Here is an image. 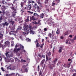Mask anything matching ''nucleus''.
Returning <instances> with one entry per match:
<instances>
[{
    "mask_svg": "<svg viewBox=\"0 0 76 76\" xmlns=\"http://www.w3.org/2000/svg\"><path fill=\"white\" fill-rule=\"evenodd\" d=\"M9 22L11 23L12 25H13L15 23V21H13L12 19H11V20L9 21Z\"/></svg>",
    "mask_w": 76,
    "mask_h": 76,
    "instance_id": "nucleus-12",
    "label": "nucleus"
},
{
    "mask_svg": "<svg viewBox=\"0 0 76 76\" xmlns=\"http://www.w3.org/2000/svg\"><path fill=\"white\" fill-rule=\"evenodd\" d=\"M54 31H53V30L52 31V37H53L54 35Z\"/></svg>",
    "mask_w": 76,
    "mask_h": 76,
    "instance_id": "nucleus-37",
    "label": "nucleus"
},
{
    "mask_svg": "<svg viewBox=\"0 0 76 76\" xmlns=\"http://www.w3.org/2000/svg\"><path fill=\"white\" fill-rule=\"evenodd\" d=\"M30 19L31 20H35V17H34V16H32V17L31 16Z\"/></svg>",
    "mask_w": 76,
    "mask_h": 76,
    "instance_id": "nucleus-10",
    "label": "nucleus"
},
{
    "mask_svg": "<svg viewBox=\"0 0 76 76\" xmlns=\"http://www.w3.org/2000/svg\"><path fill=\"white\" fill-rule=\"evenodd\" d=\"M56 4H55V1H53V2L52 3V6H54Z\"/></svg>",
    "mask_w": 76,
    "mask_h": 76,
    "instance_id": "nucleus-22",
    "label": "nucleus"
},
{
    "mask_svg": "<svg viewBox=\"0 0 76 76\" xmlns=\"http://www.w3.org/2000/svg\"><path fill=\"white\" fill-rule=\"evenodd\" d=\"M52 34L51 33H49L48 34V36L50 37V38H52Z\"/></svg>",
    "mask_w": 76,
    "mask_h": 76,
    "instance_id": "nucleus-15",
    "label": "nucleus"
},
{
    "mask_svg": "<svg viewBox=\"0 0 76 76\" xmlns=\"http://www.w3.org/2000/svg\"><path fill=\"white\" fill-rule=\"evenodd\" d=\"M29 29L30 30V34H32V35H34V33H35V31H33V28H32V26H29Z\"/></svg>",
    "mask_w": 76,
    "mask_h": 76,
    "instance_id": "nucleus-3",
    "label": "nucleus"
},
{
    "mask_svg": "<svg viewBox=\"0 0 76 76\" xmlns=\"http://www.w3.org/2000/svg\"><path fill=\"white\" fill-rule=\"evenodd\" d=\"M39 67H40V66L39 65L37 67L38 71H39Z\"/></svg>",
    "mask_w": 76,
    "mask_h": 76,
    "instance_id": "nucleus-39",
    "label": "nucleus"
},
{
    "mask_svg": "<svg viewBox=\"0 0 76 76\" xmlns=\"http://www.w3.org/2000/svg\"><path fill=\"white\" fill-rule=\"evenodd\" d=\"M50 23H51V25H52V24H53V23H54V22H53L52 21H50Z\"/></svg>",
    "mask_w": 76,
    "mask_h": 76,
    "instance_id": "nucleus-57",
    "label": "nucleus"
},
{
    "mask_svg": "<svg viewBox=\"0 0 76 76\" xmlns=\"http://www.w3.org/2000/svg\"><path fill=\"white\" fill-rule=\"evenodd\" d=\"M18 47V45H16L15 46V48L14 49L13 51V52H14V53H16V54H17V53H18V51H20V50H21V48H18L17 49Z\"/></svg>",
    "mask_w": 76,
    "mask_h": 76,
    "instance_id": "nucleus-1",
    "label": "nucleus"
},
{
    "mask_svg": "<svg viewBox=\"0 0 76 76\" xmlns=\"http://www.w3.org/2000/svg\"><path fill=\"white\" fill-rule=\"evenodd\" d=\"M5 1H4V0H3L2 1V4H4Z\"/></svg>",
    "mask_w": 76,
    "mask_h": 76,
    "instance_id": "nucleus-54",
    "label": "nucleus"
},
{
    "mask_svg": "<svg viewBox=\"0 0 76 76\" xmlns=\"http://www.w3.org/2000/svg\"><path fill=\"white\" fill-rule=\"evenodd\" d=\"M33 23H34V24H35V25H36V24H38V22L36 21H34L33 22Z\"/></svg>",
    "mask_w": 76,
    "mask_h": 76,
    "instance_id": "nucleus-41",
    "label": "nucleus"
},
{
    "mask_svg": "<svg viewBox=\"0 0 76 76\" xmlns=\"http://www.w3.org/2000/svg\"><path fill=\"white\" fill-rule=\"evenodd\" d=\"M11 9H12V10H13V9H15V8H14V7H11Z\"/></svg>",
    "mask_w": 76,
    "mask_h": 76,
    "instance_id": "nucleus-63",
    "label": "nucleus"
},
{
    "mask_svg": "<svg viewBox=\"0 0 76 76\" xmlns=\"http://www.w3.org/2000/svg\"><path fill=\"white\" fill-rule=\"evenodd\" d=\"M45 62V59H44L41 61V64L42 65V64H43Z\"/></svg>",
    "mask_w": 76,
    "mask_h": 76,
    "instance_id": "nucleus-21",
    "label": "nucleus"
},
{
    "mask_svg": "<svg viewBox=\"0 0 76 76\" xmlns=\"http://www.w3.org/2000/svg\"><path fill=\"white\" fill-rule=\"evenodd\" d=\"M38 56H39V57H42V56H41V53L38 54Z\"/></svg>",
    "mask_w": 76,
    "mask_h": 76,
    "instance_id": "nucleus-47",
    "label": "nucleus"
},
{
    "mask_svg": "<svg viewBox=\"0 0 76 76\" xmlns=\"http://www.w3.org/2000/svg\"><path fill=\"white\" fill-rule=\"evenodd\" d=\"M11 69L12 70H14L16 69V66H13L12 67Z\"/></svg>",
    "mask_w": 76,
    "mask_h": 76,
    "instance_id": "nucleus-24",
    "label": "nucleus"
},
{
    "mask_svg": "<svg viewBox=\"0 0 76 76\" xmlns=\"http://www.w3.org/2000/svg\"><path fill=\"white\" fill-rule=\"evenodd\" d=\"M14 1L13 2V4H16V0H14Z\"/></svg>",
    "mask_w": 76,
    "mask_h": 76,
    "instance_id": "nucleus-49",
    "label": "nucleus"
},
{
    "mask_svg": "<svg viewBox=\"0 0 76 76\" xmlns=\"http://www.w3.org/2000/svg\"><path fill=\"white\" fill-rule=\"evenodd\" d=\"M1 69L2 70V71H3V72H4V71H5L4 69V68L3 67L1 68Z\"/></svg>",
    "mask_w": 76,
    "mask_h": 76,
    "instance_id": "nucleus-45",
    "label": "nucleus"
},
{
    "mask_svg": "<svg viewBox=\"0 0 76 76\" xmlns=\"http://www.w3.org/2000/svg\"><path fill=\"white\" fill-rule=\"evenodd\" d=\"M44 39H42V42H43V43H44Z\"/></svg>",
    "mask_w": 76,
    "mask_h": 76,
    "instance_id": "nucleus-59",
    "label": "nucleus"
},
{
    "mask_svg": "<svg viewBox=\"0 0 76 76\" xmlns=\"http://www.w3.org/2000/svg\"><path fill=\"white\" fill-rule=\"evenodd\" d=\"M15 32V31H11L10 32V35H13L14 34V33Z\"/></svg>",
    "mask_w": 76,
    "mask_h": 76,
    "instance_id": "nucleus-18",
    "label": "nucleus"
},
{
    "mask_svg": "<svg viewBox=\"0 0 76 76\" xmlns=\"http://www.w3.org/2000/svg\"><path fill=\"white\" fill-rule=\"evenodd\" d=\"M42 57L44 58H45V55H42Z\"/></svg>",
    "mask_w": 76,
    "mask_h": 76,
    "instance_id": "nucleus-56",
    "label": "nucleus"
},
{
    "mask_svg": "<svg viewBox=\"0 0 76 76\" xmlns=\"http://www.w3.org/2000/svg\"><path fill=\"white\" fill-rule=\"evenodd\" d=\"M48 4H46L45 5V7L46 8V9H48Z\"/></svg>",
    "mask_w": 76,
    "mask_h": 76,
    "instance_id": "nucleus-36",
    "label": "nucleus"
},
{
    "mask_svg": "<svg viewBox=\"0 0 76 76\" xmlns=\"http://www.w3.org/2000/svg\"><path fill=\"white\" fill-rule=\"evenodd\" d=\"M5 45H4L3 44H1V43H0V48H1L2 47L3 49H4V48H6V46L7 45H9V42L8 41H6L5 42Z\"/></svg>",
    "mask_w": 76,
    "mask_h": 76,
    "instance_id": "nucleus-2",
    "label": "nucleus"
},
{
    "mask_svg": "<svg viewBox=\"0 0 76 76\" xmlns=\"http://www.w3.org/2000/svg\"><path fill=\"white\" fill-rule=\"evenodd\" d=\"M2 9L3 10H5L6 9V7L4 6H3L2 7Z\"/></svg>",
    "mask_w": 76,
    "mask_h": 76,
    "instance_id": "nucleus-29",
    "label": "nucleus"
},
{
    "mask_svg": "<svg viewBox=\"0 0 76 76\" xmlns=\"http://www.w3.org/2000/svg\"><path fill=\"white\" fill-rule=\"evenodd\" d=\"M5 10H2V13H4L5 12Z\"/></svg>",
    "mask_w": 76,
    "mask_h": 76,
    "instance_id": "nucleus-62",
    "label": "nucleus"
},
{
    "mask_svg": "<svg viewBox=\"0 0 76 76\" xmlns=\"http://www.w3.org/2000/svg\"><path fill=\"white\" fill-rule=\"evenodd\" d=\"M41 1H43V0H38L37 1V3L38 4H40V6L42 4L41 3H40Z\"/></svg>",
    "mask_w": 76,
    "mask_h": 76,
    "instance_id": "nucleus-11",
    "label": "nucleus"
},
{
    "mask_svg": "<svg viewBox=\"0 0 76 76\" xmlns=\"http://www.w3.org/2000/svg\"><path fill=\"white\" fill-rule=\"evenodd\" d=\"M12 58H9L8 59V60H9V62H11V63H13V62L14 61V60H13V59H12Z\"/></svg>",
    "mask_w": 76,
    "mask_h": 76,
    "instance_id": "nucleus-14",
    "label": "nucleus"
},
{
    "mask_svg": "<svg viewBox=\"0 0 76 76\" xmlns=\"http://www.w3.org/2000/svg\"><path fill=\"white\" fill-rule=\"evenodd\" d=\"M59 48H60V49H61V50H63V47H59Z\"/></svg>",
    "mask_w": 76,
    "mask_h": 76,
    "instance_id": "nucleus-64",
    "label": "nucleus"
},
{
    "mask_svg": "<svg viewBox=\"0 0 76 76\" xmlns=\"http://www.w3.org/2000/svg\"><path fill=\"white\" fill-rule=\"evenodd\" d=\"M1 26H3V27L5 28L6 26V25H5V23H4L1 24Z\"/></svg>",
    "mask_w": 76,
    "mask_h": 76,
    "instance_id": "nucleus-27",
    "label": "nucleus"
},
{
    "mask_svg": "<svg viewBox=\"0 0 76 76\" xmlns=\"http://www.w3.org/2000/svg\"><path fill=\"white\" fill-rule=\"evenodd\" d=\"M4 23L6 26H8V25H9V23H7V22H5Z\"/></svg>",
    "mask_w": 76,
    "mask_h": 76,
    "instance_id": "nucleus-34",
    "label": "nucleus"
},
{
    "mask_svg": "<svg viewBox=\"0 0 76 76\" xmlns=\"http://www.w3.org/2000/svg\"><path fill=\"white\" fill-rule=\"evenodd\" d=\"M9 76H15V74L14 73H12L11 74H9Z\"/></svg>",
    "mask_w": 76,
    "mask_h": 76,
    "instance_id": "nucleus-17",
    "label": "nucleus"
},
{
    "mask_svg": "<svg viewBox=\"0 0 76 76\" xmlns=\"http://www.w3.org/2000/svg\"><path fill=\"white\" fill-rule=\"evenodd\" d=\"M57 39V37L56 36H54H54L53 37H52V39Z\"/></svg>",
    "mask_w": 76,
    "mask_h": 76,
    "instance_id": "nucleus-26",
    "label": "nucleus"
},
{
    "mask_svg": "<svg viewBox=\"0 0 76 76\" xmlns=\"http://www.w3.org/2000/svg\"><path fill=\"white\" fill-rule=\"evenodd\" d=\"M6 16L8 18H10V14L9 13H7L6 14Z\"/></svg>",
    "mask_w": 76,
    "mask_h": 76,
    "instance_id": "nucleus-16",
    "label": "nucleus"
},
{
    "mask_svg": "<svg viewBox=\"0 0 76 76\" xmlns=\"http://www.w3.org/2000/svg\"><path fill=\"white\" fill-rule=\"evenodd\" d=\"M3 20V18L2 17V16H1L0 18V20Z\"/></svg>",
    "mask_w": 76,
    "mask_h": 76,
    "instance_id": "nucleus-52",
    "label": "nucleus"
},
{
    "mask_svg": "<svg viewBox=\"0 0 76 76\" xmlns=\"http://www.w3.org/2000/svg\"><path fill=\"white\" fill-rule=\"evenodd\" d=\"M8 54H9V52H7L5 53V54L7 57V55H8Z\"/></svg>",
    "mask_w": 76,
    "mask_h": 76,
    "instance_id": "nucleus-44",
    "label": "nucleus"
},
{
    "mask_svg": "<svg viewBox=\"0 0 76 76\" xmlns=\"http://www.w3.org/2000/svg\"><path fill=\"white\" fill-rule=\"evenodd\" d=\"M11 43H12V44H11V47H13L14 46V45H13V42H11Z\"/></svg>",
    "mask_w": 76,
    "mask_h": 76,
    "instance_id": "nucleus-51",
    "label": "nucleus"
},
{
    "mask_svg": "<svg viewBox=\"0 0 76 76\" xmlns=\"http://www.w3.org/2000/svg\"><path fill=\"white\" fill-rule=\"evenodd\" d=\"M29 16H28L27 18V19L25 20V21L26 22H29Z\"/></svg>",
    "mask_w": 76,
    "mask_h": 76,
    "instance_id": "nucleus-19",
    "label": "nucleus"
},
{
    "mask_svg": "<svg viewBox=\"0 0 76 76\" xmlns=\"http://www.w3.org/2000/svg\"><path fill=\"white\" fill-rule=\"evenodd\" d=\"M13 10L14 11H13V12H14V13H17V12H16V9H15V8H14Z\"/></svg>",
    "mask_w": 76,
    "mask_h": 76,
    "instance_id": "nucleus-32",
    "label": "nucleus"
},
{
    "mask_svg": "<svg viewBox=\"0 0 76 76\" xmlns=\"http://www.w3.org/2000/svg\"><path fill=\"white\" fill-rule=\"evenodd\" d=\"M69 34V32H68V31H66V32H65L64 34V35H68V34Z\"/></svg>",
    "mask_w": 76,
    "mask_h": 76,
    "instance_id": "nucleus-38",
    "label": "nucleus"
},
{
    "mask_svg": "<svg viewBox=\"0 0 76 76\" xmlns=\"http://www.w3.org/2000/svg\"><path fill=\"white\" fill-rule=\"evenodd\" d=\"M44 14L42 13L40 15V18H43L44 16Z\"/></svg>",
    "mask_w": 76,
    "mask_h": 76,
    "instance_id": "nucleus-13",
    "label": "nucleus"
},
{
    "mask_svg": "<svg viewBox=\"0 0 76 76\" xmlns=\"http://www.w3.org/2000/svg\"><path fill=\"white\" fill-rule=\"evenodd\" d=\"M44 43H43L41 45L40 47V48H43L44 47Z\"/></svg>",
    "mask_w": 76,
    "mask_h": 76,
    "instance_id": "nucleus-30",
    "label": "nucleus"
},
{
    "mask_svg": "<svg viewBox=\"0 0 76 76\" xmlns=\"http://www.w3.org/2000/svg\"><path fill=\"white\" fill-rule=\"evenodd\" d=\"M23 1H24L23 2L22 1L20 3V5L21 8H23V6H24L25 3H26L27 0H23Z\"/></svg>",
    "mask_w": 76,
    "mask_h": 76,
    "instance_id": "nucleus-4",
    "label": "nucleus"
},
{
    "mask_svg": "<svg viewBox=\"0 0 76 76\" xmlns=\"http://www.w3.org/2000/svg\"><path fill=\"white\" fill-rule=\"evenodd\" d=\"M63 66L64 67H65L66 68H67V65L66 64H64L63 65Z\"/></svg>",
    "mask_w": 76,
    "mask_h": 76,
    "instance_id": "nucleus-46",
    "label": "nucleus"
},
{
    "mask_svg": "<svg viewBox=\"0 0 76 76\" xmlns=\"http://www.w3.org/2000/svg\"><path fill=\"white\" fill-rule=\"evenodd\" d=\"M20 48H24V47L22 45H20Z\"/></svg>",
    "mask_w": 76,
    "mask_h": 76,
    "instance_id": "nucleus-43",
    "label": "nucleus"
},
{
    "mask_svg": "<svg viewBox=\"0 0 76 76\" xmlns=\"http://www.w3.org/2000/svg\"><path fill=\"white\" fill-rule=\"evenodd\" d=\"M57 61V59H55V60H54L53 61V63H56V61Z\"/></svg>",
    "mask_w": 76,
    "mask_h": 76,
    "instance_id": "nucleus-53",
    "label": "nucleus"
},
{
    "mask_svg": "<svg viewBox=\"0 0 76 76\" xmlns=\"http://www.w3.org/2000/svg\"><path fill=\"white\" fill-rule=\"evenodd\" d=\"M56 33L57 34H60V30H59V29L57 28V31L56 32Z\"/></svg>",
    "mask_w": 76,
    "mask_h": 76,
    "instance_id": "nucleus-20",
    "label": "nucleus"
},
{
    "mask_svg": "<svg viewBox=\"0 0 76 76\" xmlns=\"http://www.w3.org/2000/svg\"><path fill=\"white\" fill-rule=\"evenodd\" d=\"M74 40H76V36H75L74 37V38L73 39Z\"/></svg>",
    "mask_w": 76,
    "mask_h": 76,
    "instance_id": "nucleus-60",
    "label": "nucleus"
},
{
    "mask_svg": "<svg viewBox=\"0 0 76 76\" xmlns=\"http://www.w3.org/2000/svg\"><path fill=\"white\" fill-rule=\"evenodd\" d=\"M61 52H62L61 49H59L58 50V53H61Z\"/></svg>",
    "mask_w": 76,
    "mask_h": 76,
    "instance_id": "nucleus-48",
    "label": "nucleus"
},
{
    "mask_svg": "<svg viewBox=\"0 0 76 76\" xmlns=\"http://www.w3.org/2000/svg\"><path fill=\"white\" fill-rule=\"evenodd\" d=\"M51 55V52H50V51L48 53H47V55H46V60H49V59H48V56H50Z\"/></svg>",
    "mask_w": 76,
    "mask_h": 76,
    "instance_id": "nucleus-7",
    "label": "nucleus"
},
{
    "mask_svg": "<svg viewBox=\"0 0 76 76\" xmlns=\"http://www.w3.org/2000/svg\"><path fill=\"white\" fill-rule=\"evenodd\" d=\"M40 46V45H39V43L38 42H37V44H36V47L37 48H38V47H39Z\"/></svg>",
    "mask_w": 76,
    "mask_h": 76,
    "instance_id": "nucleus-23",
    "label": "nucleus"
},
{
    "mask_svg": "<svg viewBox=\"0 0 76 76\" xmlns=\"http://www.w3.org/2000/svg\"><path fill=\"white\" fill-rule=\"evenodd\" d=\"M26 24V25L25 26V27H24V31H26V32H28L29 31V29H28V25H26V23H25Z\"/></svg>",
    "mask_w": 76,
    "mask_h": 76,
    "instance_id": "nucleus-6",
    "label": "nucleus"
},
{
    "mask_svg": "<svg viewBox=\"0 0 76 76\" xmlns=\"http://www.w3.org/2000/svg\"><path fill=\"white\" fill-rule=\"evenodd\" d=\"M26 7H27V10H30L31 9V8H32V7H31V5H30V4H28V5H26Z\"/></svg>",
    "mask_w": 76,
    "mask_h": 76,
    "instance_id": "nucleus-8",
    "label": "nucleus"
},
{
    "mask_svg": "<svg viewBox=\"0 0 76 76\" xmlns=\"http://www.w3.org/2000/svg\"><path fill=\"white\" fill-rule=\"evenodd\" d=\"M35 3V2L34 1H32V0H28V4H30V3Z\"/></svg>",
    "mask_w": 76,
    "mask_h": 76,
    "instance_id": "nucleus-9",
    "label": "nucleus"
},
{
    "mask_svg": "<svg viewBox=\"0 0 76 76\" xmlns=\"http://www.w3.org/2000/svg\"><path fill=\"white\" fill-rule=\"evenodd\" d=\"M69 41V40H66V43L67 44H68V42Z\"/></svg>",
    "mask_w": 76,
    "mask_h": 76,
    "instance_id": "nucleus-40",
    "label": "nucleus"
},
{
    "mask_svg": "<svg viewBox=\"0 0 76 76\" xmlns=\"http://www.w3.org/2000/svg\"><path fill=\"white\" fill-rule=\"evenodd\" d=\"M44 31H47V29L46 28H44Z\"/></svg>",
    "mask_w": 76,
    "mask_h": 76,
    "instance_id": "nucleus-61",
    "label": "nucleus"
},
{
    "mask_svg": "<svg viewBox=\"0 0 76 76\" xmlns=\"http://www.w3.org/2000/svg\"><path fill=\"white\" fill-rule=\"evenodd\" d=\"M7 57H9V58H10L12 57V55L10 54H8V56H7Z\"/></svg>",
    "mask_w": 76,
    "mask_h": 76,
    "instance_id": "nucleus-33",
    "label": "nucleus"
},
{
    "mask_svg": "<svg viewBox=\"0 0 76 76\" xmlns=\"http://www.w3.org/2000/svg\"><path fill=\"white\" fill-rule=\"evenodd\" d=\"M26 41H27V42H31V39H29V38H27L26 39Z\"/></svg>",
    "mask_w": 76,
    "mask_h": 76,
    "instance_id": "nucleus-31",
    "label": "nucleus"
},
{
    "mask_svg": "<svg viewBox=\"0 0 76 76\" xmlns=\"http://www.w3.org/2000/svg\"><path fill=\"white\" fill-rule=\"evenodd\" d=\"M66 66H67L68 68H69V67L70 66V63L68 64Z\"/></svg>",
    "mask_w": 76,
    "mask_h": 76,
    "instance_id": "nucleus-35",
    "label": "nucleus"
},
{
    "mask_svg": "<svg viewBox=\"0 0 76 76\" xmlns=\"http://www.w3.org/2000/svg\"><path fill=\"white\" fill-rule=\"evenodd\" d=\"M34 15L35 16H37V17H39V15H38V14L36 13H34Z\"/></svg>",
    "mask_w": 76,
    "mask_h": 76,
    "instance_id": "nucleus-25",
    "label": "nucleus"
},
{
    "mask_svg": "<svg viewBox=\"0 0 76 76\" xmlns=\"http://www.w3.org/2000/svg\"><path fill=\"white\" fill-rule=\"evenodd\" d=\"M0 35H1V37H3V34H1V33H0Z\"/></svg>",
    "mask_w": 76,
    "mask_h": 76,
    "instance_id": "nucleus-58",
    "label": "nucleus"
},
{
    "mask_svg": "<svg viewBox=\"0 0 76 76\" xmlns=\"http://www.w3.org/2000/svg\"><path fill=\"white\" fill-rule=\"evenodd\" d=\"M48 1H45V4H48Z\"/></svg>",
    "mask_w": 76,
    "mask_h": 76,
    "instance_id": "nucleus-42",
    "label": "nucleus"
},
{
    "mask_svg": "<svg viewBox=\"0 0 76 76\" xmlns=\"http://www.w3.org/2000/svg\"><path fill=\"white\" fill-rule=\"evenodd\" d=\"M17 29H20V30H21L22 29V27L20 26H18L17 28Z\"/></svg>",
    "mask_w": 76,
    "mask_h": 76,
    "instance_id": "nucleus-28",
    "label": "nucleus"
},
{
    "mask_svg": "<svg viewBox=\"0 0 76 76\" xmlns=\"http://www.w3.org/2000/svg\"><path fill=\"white\" fill-rule=\"evenodd\" d=\"M16 14L15 13H14L12 14V17H13V18H14V17H15V16H16Z\"/></svg>",
    "mask_w": 76,
    "mask_h": 76,
    "instance_id": "nucleus-50",
    "label": "nucleus"
},
{
    "mask_svg": "<svg viewBox=\"0 0 76 76\" xmlns=\"http://www.w3.org/2000/svg\"><path fill=\"white\" fill-rule=\"evenodd\" d=\"M35 6L36 7L37 11L39 13H40V12L41 11V8L39 7V6L37 5V4H35Z\"/></svg>",
    "mask_w": 76,
    "mask_h": 76,
    "instance_id": "nucleus-5",
    "label": "nucleus"
},
{
    "mask_svg": "<svg viewBox=\"0 0 76 76\" xmlns=\"http://www.w3.org/2000/svg\"><path fill=\"white\" fill-rule=\"evenodd\" d=\"M17 75H18V76H21L20 75V74H19L18 73H16V76H17Z\"/></svg>",
    "mask_w": 76,
    "mask_h": 76,
    "instance_id": "nucleus-55",
    "label": "nucleus"
}]
</instances>
